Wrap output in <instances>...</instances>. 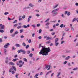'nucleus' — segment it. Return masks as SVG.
<instances>
[{
    "instance_id": "nucleus-1",
    "label": "nucleus",
    "mask_w": 78,
    "mask_h": 78,
    "mask_svg": "<svg viewBox=\"0 0 78 78\" xmlns=\"http://www.w3.org/2000/svg\"><path fill=\"white\" fill-rule=\"evenodd\" d=\"M42 47V49L39 52V55H42L43 56H47L48 55V53H49L50 51H51L50 47L48 48H45V46H41V44H40L39 48Z\"/></svg>"
},
{
    "instance_id": "nucleus-2",
    "label": "nucleus",
    "mask_w": 78,
    "mask_h": 78,
    "mask_svg": "<svg viewBox=\"0 0 78 78\" xmlns=\"http://www.w3.org/2000/svg\"><path fill=\"white\" fill-rule=\"evenodd\" d=\"M0 30H4V28H5V25L1 24H0Z\"/></svg>"
},
{
    "instance_id": "nucleus-3",
    "label": "nucleus",
    "mask_w": 78,
    "mask_h": 78,
    "mask_svg": "<svg viewBox=\"0 0 78 78\" xmlns=\"http://www.w3.org/2000/svg\"><path fill=\"white\" fill-rule=\"evenodd\" d=\"M10 45V44L7 43L5 44V45H4V48H8V46Z\"/></svg>"
},
{
    "instance_id": "nucleus-4",
    "label": "nucleus",
    "mask_w": 78,
    "mask_h": 78,
    "mask_svg": "<svg viewBox=\"0 0 78 78\" xmlns=\"http://www.w3.org/2000/svg\"><path fill=\"white\" fill-rule=\"evenodd\" d=\"M20 51L21 52H22V53H23V54H25V53H26V51H25V50H24L20 49Z\"/></svg>"
},
{
    "instance_id": "nucleus-5",
    "label": "nucleus",
    "mask_w": 78,
    "mask_h": 78,
    "mask_svg": "<svg viewBox=\"0 0 78 78\" xmlns=\"http://www.w3.org/2000/svg\"><path fill=\"white\" fill-rule=\"evenodd\" d=\"M9 64L10 66H13V65H14V64H15L14 63L11 62H9Z\"/></svg>"
},
{
    "instance_id": "nucleus-6",
    "label": "nucleus",
    "mask_w": 78,
    "mask_h": 78,
    "mask_svg": "<svg viewBox=\"0 0 78 78\" xmlns=\"http://www.w3.org/2000/svg\"><path fill=\"white\" fill-rule=\"evenodd\" d=\"M15 46L16 47H20V44H15Z\"/></svg>"
},
{
    "instance_id": "nucleus-7",
    "label": "nucleus",
    "mask_w": 78,
    "mask_h": 78,
    "mask_svg": "<svg viewBox=\"0 0 78 78\" xmlns=\"http://www.w3.org/2000/svg\"><path fill=\"white\" fill-rule=\"evenodd\" d=\"M18 60V58H14L13 59L12 61L13 62H16V61H17Z\"/></svg>"
},
{
    "instance_id": "nucleus-8",
    "label": "nucleus",
    "mask_w": 78,
    "mask_h": 78,
    "mask_svg": "<svg viewBox=\"0 0 78 78\" xmlns=\"http://www.w3.org/2000/svg\"><path fill=\"white\" fill-rule=\"evenodd\" d=\"M70 58V57L69 56H68L65 58V59L66 60H68V59H69Z\"/></svg>"
},
{
    "instance_id": "nucleus-9",
    "label": "nucleus",
    "mask_w": 78,
    "mask_h": 78,
    "mask_svg": "<svg viewBox=\"0 0 78 78\" xmlns=\"http://www.w3.org/2000/svg\"><path fill=\"white\" fill-rule=\"evenodd\" d=\"M58 38H57L55 39V43H56V42H58Z\"/></svg>"
},
{
    "instance_id": "nucleus-10",
    "label": "nucleus",
    "mask_w": 78,
    "mask_h": 78,
    "mask_svg": "<svg viewBox=\"0 0 78 78\" xmlns=\"http://www.w3.org/2000/svg\"><path fill=\"white\" fill-rule=\"evenodd\" d=\"M12 68L15 71H16V68L15 66H12Z\"/></svg>"
},
{
    "instance_id": "nucleus-11",
    "label": "nucleus",
    "mask_w": 78,
    "mask_h": 78,
    "mask_svg": "<svg viewBox=\"0 0 78 78\" xmlns=\"http://www.w3.org/2000/svg\"><path fill=\"white\" fill-rule=\"evenodd\" d=\"M24 64V62H23L22 63V64L20 65V67H22V66Z\"/></svg>"
},
{
    "instance_id": "nucleus-12",
    "label": "nucleus",
    "mask_w": 78,
    "mask_h": 78,
    "mask_svg": "<svg viewBox=\"0 0 78 78\" xmlns=\"http://www.w3.org/2000/svg\"><path fill=\"white\" fill-rule=\"evenodd\" d=\"M38 75H39V74H37L34 77L35 78H38L37 76H38Z\"/></svg>"
},
{
    "instance_id": "nucleus-13",
    "label": "nucleus",
    "mask_w": 78,
    "mask_h": 78,
    "mask_svg": "<svg viewBox=\"0 0 78 78\" xmlns=\"http://www.w3.org/2000/svg\"><path fill=\"white\" fill-rule=\"evenodd\" d=\"M13 70V69L12 68H11L10 69H9V72H12V71Z\"/></svg>"
},
{
    "instance_id": "nucleus-14",
    "label": "nucleus",
    "mask_w": 78,
    "mask_h": 78,
    "mask_svg": "<svg viewBox=\"0 0 78 78\" xmlns=\"http://www.w3.org/2000/svg\"><path fill=\"white\" fill-rule=\"evenodd\" d=\"M46 43L48 44H50V43H51V41H49L46 42Z\"/></svg>"
},
{
    "instance_id": "nucleus-15",
    "label": "nucleus",
    "mask_w": 78,
    "mask_h": 78,
    "mask_svg": "<svg viewBox=\"0 0 78 78\" xmlns=\"http://www.w3.org/2000/svg\"><path fill=\"white\" fill-rule=\"evenodd\" d=\"M18 25V24H15V25H14L13 26V27L14 28H15V27H16Z\"/></svg>"
},
{
    "instance_id": "nucleus-16",
    "label": "nucleus",
    "mask_w": 78,
    "mask_h": 78,
    "mask_svg": "<svg viewBox=\"0 0 78 78\" xmlns=\"http://www.w3.org/2000/svg\"><path fill=\"white\" fill-rule=\"evenodd\" d=\"M22 45L24 47H25L26 46V44H25V42H23V43L22 44Z\"/></svg>"
},
{
    "instance_id": "nucleus-17",
    "label": "nucleus",
    "mask_w": 78,
    "mask_h": 78,
    "mask_svg": "<svg viewBox=\"0 0 78 78\" xmlns=\"http://www.w3.org/2000/svg\"><path fill=\"white\" fill-rule=\"evenodd\" d=\"M55 46H58V45H59V43L57 42L56 43H55Z\"/></svg>"
},
{
    "instance_id": "nucleus-18",
    "label": "nucleus",
    "mask_w": 78,
    "mask_h": 78,
    "mask_svg": "<svg viewBox=\"0 0 78 78\" xmlns=\"http://www.w3.org/2000/svg\"><path fill=\"white\" fill-rule=\"evenodd\" d=\"M23 60L24 61H25L26 62H27L28 61H27V59L26 58H23Z\"/></svg>"
},
{
    "instance_id": "nucleus-19",
    "label": "nucleus",
    "mask_w": 78,
    "mask_h": 78,
    "mask_svg": "<svg viewBox=\"0 0 78 78\" xmlns=\"http://www.w3.org/2000/svg\"><path fill=\"white\" fill-rule=\"evenodd\" d=\"M29 6H31V7H33V6H34L33 5H32L31 3H30L29 5Z\"/></svg>"
},
{
    "instance_id": "nucleus-20",
    "label": "nucleus",
    "mask_w": 78,
    "mask_h": 78,
    "mask_svg": "<svg viewBox=\"0 0 78 78\" xmlns=\"http://www.w3.org/2000/svg\"><path fill=\"white\" fill-rule=\"evenodd\" d=\"M20 33H22L23 31V29H21L20 30Z\"/></svg>"
},
{
    "instance_id": "nucleus-21",
    "label": "nucleus",
    "mask_w": 78,
    "mask_h": 78,
    "mask_svg": "<svg viewBox=\"0 0 78 78\" xmlns=\"http://www.w3.org/2000/svg\"><path fill=\"white\" fill-rule=\"evenodd\" d=\"M22 28V26H18L17 27V29H20V28Z\"/></svg>"
},
{
    "instance_id": "nucleus-22",
    "label": "nucleus",
    "mask_w": 78,
    "mask_h": 78,
    "mask_svg": "<svg viewBox=\"0 0 78 78\" xmlns=\"http://www.w3.org/2000/svg\"><path fill=\"white\" fill-rule=\"evenodd\" d=\"M78 68H74L73 69V70H78Z\"/></svg>"
},
{
    "instance_id": "nucleus-23",
    "label": "nucleus",
    "mask_w": 78,
    "mask_h": 78,
    "mask_svg": "<svg viewBox=\"0 0 78 78\" xmlns=\"http://www.w3.org/2000/svg\"><path fill=\"white\" fill-rule=\"evenodd\" d=\"M0 33H4V30H3V29L0 30Z\"/></svg>"
},
{
    "instance_id": "nucleus-24",
    "label": "nucleus",
    "mask_w": 78,
    "mask_h": 78,
    "mask_svg": "<svg viewBox=\"0 0 78 78\" xmlns=\"http://www.w3.org/2000/svg\"><path fill=\"white\" fill-rule=\"evenodd\" d=\"M76 18H74V19H73L72 21L73 22H75V21L76 20Z\"/></svg>"
},
{
    "instance_id": "nucleus-25",
    "label": "nucleus",
    "mask_w": 78,
    "mask_h": 78,
    "mask_svg": "<svg viewBox=\"0 0 78 78\" xmlns=\"http://www.w3.org/2000/svg\"><path fill=\"white\" fill-rule=\"evenodd\" d=\"M29 56L30 57V58H32L33 56V54H30L29 55Z\"/></svg>"
},
{
    "instance_id": "nucleus-26",
    "label": "nucleus",
    "mask_w": 78,
    "mask_h": 78,
    "mask_svg": "<svg viewBox=\"0 0 78 78\" xmlns=\"http://www.w3.org/2000/svg\"><path fill=\"white\" fill-rule=\"evenodd\" d=\"M49 67V66L48 65H47L46 66V68H44V69H48V67Z\"/></svg>"
},
{
    "instance_id": "nucleus-27",
    "label": "nucleus",
    "mask_w": 78,
    "mask_h": 78,
    "mask_svg": "<svg viewBox=\"0 0 78 78\" xmlns=\"http://www.w3.org/2000/svg\"><path fill=\"white\" fill-rule=\"evenodd\" d=\"M12 50H16V48L14 47L13 46L12 47Z\"/></svg>"
},
{
    "instance_id": "nucleus-28",
    "label": "nucleus",
    "mask_w": 78,
    "mask_h": 78,
    "mask_svg": "<svg viewBox=\"0 0 78 78\" xmlns=\"http://www.w3.org/2000/svg\"><path fill=\"white\" fill-rule=\"evenodd\" d=\"M65 31H69V28H66L65 29Z\"/></svg>"
},
{
    "instance_id": "nucleus-29",
    "label": "nucleus",
    "mask_w": 78,
    "mask_h": 78,
    "mask_svg": "<svg viewBox=\"0 0 78 78\" xmlns=\"http://www.w3.org/2000/svg\"><path fill=\"white\" fill-rule=\"evenodd\" d=\"M13 31H14V29H12L10 30V33H12V32H13Z\"/></svg>"
},
{
    "instance_id": "nucleus-30",
    "label": "nucleus",
    "mask_w": 78,
    "mask_h": 78,
    "mask_svg": "<svg viewBox=\"0 0 78 78\" xmlns=\"http://www.w3.org/2000/svg\"><path fill=\"white\" fill-rule=\"evenodd\" d=\"M9 12H5L4 13L5 15H7V14H9Z\"/></svg>"
},
{
    "instance_id": "nucleus-31",
    "label": "nucleus",
    "mask_w": 78,
    "mask_h": 78,
    "mask_svg": "<svg viewBox=\"0 0 78 78\" xmlns=\"http://www.w3.org/2000/svg\"><path fill=\"white\" fill-rule=\"evenodd\" d=\"M42 32V30L41 29H40L39 31V33H41Z\"/></svg>"
},
{
    "instance_id": "nucleus-32",
    "label": "nucleus",
    "mask_w": 78,
    "mask_h": 78,
    "mask_svg": "<svg viewBox=\"0 0 78 78\" xmlns=\"http://www.w3.org/2000/svg\"><path fill=\"white\" fill-rule=\"evenodd\" d=\"M23 27L24 28H27V26L26 25H23Z\"/></svg>"
},
{
    "instance_id": "nucleus-33",
    "label": "nucleus",
    "mask_w": 78,
    "mask_h": 78,
    "mask_svg": "<svg viewBox=\"0 0 78 78\" xmlns=\"http://www.w3.org/2000/svg\"><path fill=\"white\" fill-rule=\"evenodd\" d=\"M63 26H64V24H61L60 25L61 28H62V27H63Z\"/></svg>"
},
{
    "instance_id": "nucleus-34",
    "label": "nucleus",
    "mask_w": 78,
    "mask_h": 78,
    "mask_svg": "<svg viewBox=\"0 0 78 78\" xmlns=\"http://www.w3.org/2000/svg\"><path fill=\"white\" fill-rule=\"evenodd\" d=\"M49 21V18H48L47 20L45 21V22H48Z\"/></svg>"
},
{
    "instance_id": "nucleus-35",
    "label": "nucleus",
    "mask_w": 78,
    "mask_h": 78,
    "mask_svg": "<svg viewBox=\"0 0 78 78\" xmlns=\"http://www.w3.org/2000/svg\"><path fill=\"white\" fill-rule=\"evenodd\" d=\"M61 74V73H58V75H57V77H58L60 75V74Z\"/></svg>"
},
{
    "instance_id": "nucleus-36",
    "label": "nucleus",
    "mask_w": 78,
    "mask_h": 78,
    "mask_svg": "<svg viewBox=\"0 0 78 78\" xmlns=\"http://www.w3.org/2000/svg\"><path fill=\"white\" fill-rule=\"evenodd\" d=\"M58 6V5H55V6H54L53 7V9H55V8H56V7H57V6Z\"/></svg>"
},
{
    "instance_id": "nucleus-37",
    "label": "nucleus",
    "mask_w": 78,
    "mask_h": 78,
    "mask_svg": "<svg viewBox=\"0 0 78 78\" xmlns=\"http://www.w3.org/2000/svg\"><path fill=\"white\" fill-rule=\"evenodd\" d=\"M15 34H18V32L16 31L14 33Z\"/></svg>"
},
{
    "instance_id": "nucleus-38",
    "label": "nucleus",
    "mask_w": 78,
    "mask_h": 78,
    "mask_svg": "<svg viewBox=\"0 0 78 78\" xmlns=\"http://www.w3.org/2000/svg\"><path fill=\"white\" fill-rule=\"evenodd\" d=\"M29 47V45H27L26 46V49H27V48H28Z\"/></svg>"
},
{
    "instance_id": "nucleus-39",
    "label": "nucleus",
    "mask_w": 78,
    "mask_h": 78,
    "mask_svg": "<svg viewBox=\"0 0 78 78\" xmlns=\"http://www.w3.org/2000/svg\"><path fill=\"white\" fill-rule=\"evenodd\" d=\"M17 22V20H15L13 22V23H16Z\"/></svg>"
},
{
    "instance_id": "nucleus-40",
    "label": "nucleus",
    "mask_w": 78,
    "mask_h": 78,
    "mask_svg": "<svg viewBox=\"0 0 78 78\" xmlns=\"http://www.w3.org/2000/svg\"><path fill=\"white\" fill-rule=\"evenodd\" d=\"M67 15L68 16H70V12H68V13H67Z\"/></svg>"
},
{
    "instance_id": "nucleus-41",
    "label": "nucleus",
    "mask_w": 78,
    "mask_h": 78,
    "mask_svg": "<svg viewBox=\"0 0 78 78\" xmlns=\"http://www.w3.org/2000/svg\"><path fill=\"white\" fill-rule=\"evenodd\" d=\"M58 14V13L57 12H56L54 13V16H55V15H56V14Z\"/></svg>"
},
{
    "instance_id": "nucleus-42",
    "label": "nucleus",
    "mask_w": 78,
    "mask_h": 78,
    "mask_svg": "<svg viewBox=\"0 0 78 78\" xmlns=\"http://www.w3.org/2000/svg\"><path fill=\"white\" fill-rule=\"evenodd\" d=\"M49 39H50V37H48L46 38L47 41H48V40H49Z\"/></svg>"
},
{
    "instance_id": "nucleus-43",
    "label": "nucleus",
    "mask_w": 78,
    "mask_h": 78,
    "mask_svg": "<svg viewBox=\"0 0 78 78\" xmlns=\"http://www.w3.org/2000/svg\"><path fill=\"white\" fill-rule=\"evenodd\" d=\"M27 54H30V51H27Z\"/></svg>"
},
{
    "instance_id": "nucleus-44",
    "label": "nucleus",
    "mask_w": 78,
    "mask_h": 78,
    "mask_svg": "<svg viewBox=\"0 0 78 78\" xmlns=\"http://www.w3.org/2000/svg\"><path fill=\"white\" fill-rule=\"evenodd\" d=\"M31 40H29L28 41V42L29 43H31Z\"/></svg>"
},
{
    "instance_id": "nucleus-45",
    "label": "nucleus",
    "mask_w": 78,
    "mask_h": 78,
    "mask_svg": "<svg viewBox=\"0 0 78 78\" xmlns=\"http://www.w3.org/2000/svg\"><path fill=\"white\" fill-rule=\"evenodd\" d=\"M52 35H55V32H52L51 33Z\"/></svg>"
},
{
    "instance_id": "nucleus-46",
    "label": "nucleus",
    "mask_w": 78,
    "mask_h": 78,
    "mask_svg": "<svg viewBox=\"0 0 78 78\" xmlns=\"http://www.w3.org/2000/svg\"><path fill=\"white\" fill-rule=\"evenodd\" d=\"M49 23H47L46 24V25L48 27V25H49Z\"/></svg>"
},
{
    "instance_id": "nucleus-47",
    "label": "nucleus",
    "mask_w": 78,
    "mask_h": 78,
    "mask_svg": "<svg viewBox=\"0 0 78 78\" xmlns=\"http://www.w3.org/2000/svg\"><path fill=\"white\" fill-rule=\"evenodd\" d=\"M36 16H37V17H39V16H40V15L39 14H37L36 15Z\"/></svg>"
},
{
    "instance_id": "nucleus-48",
    "label": "nucleus",
    "mask_w": 78,
    "mask_h": 78,
    "mask_svg": "<svg viewBox=\"0 0 78 78\" xmlns=\"http://www.w3.org/2000/svg\"><path fill=\"white\" fill-rule=\"evenodd\" d=\"M19 63L20 64V63H22V60H20L19 62Z\"/></svg>"
},
{
    "instance_id": "nucleus-49",
    "label": "nucleus",
    "mask_w": 78,
    "mask_h": 78,
    "mask_svg": "<svg viewBox=\"0 0 78 78\" xmlns=\"http://www.w3.org/2000/svg\"><path fill=\"white\" fill-rule=\"evenodd\" d=\"M30 21V18H28L27 20V22H29Z\"/></svg>"
},
{
    "instance_id": "nucleus-50",
    "label": "nucleus",
    "mask_w": 78,
    "mask_h": 78,
    "mask_svg": "<svg viewBox=\"0 0 78 78\" xmlns=\"http://www.w3.org/2000/svg\"><path fill=\"white\" fill-rule=\"evenodd\" d=\"M67 61H65L64 62V64H67Z\"/></svg>"
},
{
    "instance_id": "nucleus-51",
    "label": "nucleus",
    "mask_w": 78,
    "mask_h": 78,
    "mask_svg": "<svg viewBox=\"0 0 78 78\" xmlns=\"http://www.w3.org/2000/svg\"><path fill=\"white\" fill-rule=\"evenodd\" d=\"M20 37L21 38H23V37H24V36L23 35H22Z\"/></svg>"
},
{
    "instance_id": "nucleus-52",
    "label": "nucleus",
    "mask_w": 78,
    "mask_h": 78,
    "mask_svg": "<svg viewBox=\"0 0 78 78\" xmlns=\"http://www.w3.org/2000/svg\"><path fill=\"white\" fill-rule=\"evenodd\" d=\"M12 74H14V73H15V72H14V71H12Z\"/></svg>"
},
{
    "instance_id": "nucleus-53",
    "label": "nucleus",
    "mask_w": 78,
    "mask_h": 78,
    "mask_svg": "<svg viewBox=\"0 0 78 78\" xmlns=\"http://www.w3.org/2000/svg\"><path fill=\"white\" fill-rule=\"evenodd\" d=\"M5 63H6V64H8V60L5 61Z\"/></svg>"
},
{
    "instance_id": "nucleus-54",
    "label": "nucleus",
    "mask_w": 78,
    "mask_h": 78,
    "mask_svg": "<svg viewBox=\"0 0 78 78\" xmlns=\"http://www.w3.org/2000/svg\"><path fill=\"white\" fill-rule=\"evenodd\" d=\"M34 35H35V34H33L32 35V36L33 37H34Z\"/></svg>"
},
{
    "instance_id": "nucleus-55",
    "label": "nucleus",
    "mask_w": 78,
    "mask_h": 78,
    "mask_svg": "<svg viewBox=\"0 0 78 78\" xmlns=\"http://www.w3.org/2000/svg\"><path fill=\"white\" fill-rule=\"evenodd\" d=\"M22 18L23 19H25V15L23 16Z\"/></svg>"
},
{
    "instance_id": "nucleus-56",
    "label": "nucleus",
    "mask_w": 78,
    "mask_h": 78,
    "mask_svg": "<svg viewBox=\"0 0 78 78\" xmlns=\"http://www.w3.org/2000/svg\"><path fill=\"white\" fill-rule=\"evenodd\" d=\"M17 57V55H16L15 56H14V58H16Z\"/></svg>"
},
{
    "instance_id": "nucleus-57",
    "label": "nucleus",
    "mask_w": 78,
    "mask_h": 78,
    "mask_svg": "<svg viewBox=\"0 0 78 78\" xmlns=\"http://www.w3.org/2000/svg\"><path fill=\"white\" fill-rule=\"evenodd\" d=\"M12 37H14V36H15V34H12Z\"/></svg>"
},
{
    "instance_id": "nucleus-58",
    "label": "nucleus",
    "mask_w": 78,
    "mask_h": 78,
    "mask_svg": "<svg viewBox=\"0 0 78 78\" xmlns=\"http://www.w3.org/2000/svg\"><path fill=\"white\" fill-rule=\"evenodd\" d=\"M20 51H20V50H18L17 51V52H18V53H20Z\"/></svg>"
},
{
    "instance_id": "nucleus-59",
    "label": "nucleus",
    "mask_w": 78,
    "mask_h": 78,
    "mask_svg": "<svg viewBox=\"0 0 78 78\" xmlns=\"http://www.w3.org/2000/svg\"><path fill=\"white\" fill-rule=\"evenodd\" d=\"M62 17H64V14H62Z\"/></svg>"
},
{
    "instance_id": "nucleus-60",
    "label": "nucleus",
    "mask_w": 78,
    "mask_h": 78,
    "mask_svg": "<svg viewBox=\"0 0 78 78\" xmlns=\"http://www.w3.org/2000/svg\"><path fill=\"white\" fill-rule=\"evenodd\" d=\"M71 30H73V31H74V29H73V28L71 27Z\"/></svg>"
},
{
    "instance_id": "nucleus-61",
    "label": "nucleus",
    "mask_w": 78,
    "mask_h": 78,
    "mask_svg": "<svg viewBox=\"0 0 78 78\" xmlns=\"http://www.w3.org/2000/svg\"><path fill=\"white\" fill-rule=\"evenodd\" d=\"M37 27H39L40 26V24H38L37 25Z\"/></svg>"
},
{
    "instance_id": "nucleus-62",
    "label": "nucleus",
    "mask_w": 78,
    "mask_h": 78,
    "mask_svg": "<svg viewBox=\"0 0 78 78\" xmlns=\"http://www.w3.org/2000/svg\"><path fill=\"white\" fill-rule=\"evenodd\" d=\"M42 38V37H41V36H39L38 37V39H41Z\"/></svg>"
},
{
    "instance_id": "nucleus-63",
    "label": "nucleus",
    "mask_w": 78,
    "mask_h": 78,
    "mask_svg": "<svg viewBox=\"0 0 78 78\" xmlns=\"http://www.w3.org/2000/svg\"><path fill=\"white\" fill-rule=\"evenodd\" d=\"M62 58H65L66 57V56L63 55H62Z\"/></svg>"
},
{
    "instance_id": "nucleus-64",
    "label": "nucleus",
    "mask_w": 78,
    "mask_h": 78,
    "mask_svg": "<svg viewBox=\"0 0 78 78\" xmlns=\"http://www.w3.org/2000/svg\"><path fill=\"white\" fill-rule=\"evenodd\" d=\"M76 6H78V3L76 2Z\"/></svg>"
}]
</instances>
